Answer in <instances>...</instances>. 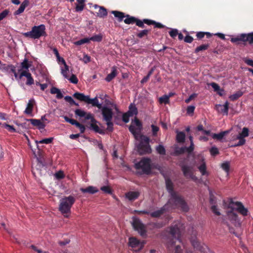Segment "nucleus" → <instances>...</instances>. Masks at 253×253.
<instances>
[{"instance_id":"nucleus-61","label":"nucleus","mask_w":253,"mask_h":253,"mask_svg":"<svg viewBox=\"0 0 253 253\" xmlns=\"http://www.w3.org/2000/svg\"><path fill=\"white\" fill-rule=\"evenodd\" d=\"M141 22H142L143 25H144V24H146L148 25H153L154 23H155V21H153L152 20H149V19H143V21H141Z\"/></svg>"},{"instance_id":"nucleus-40","label":"nucleus","mask_w":253,"mask_h":253,"mask_svg":"<svg viewBox=\"0 0 253 253\" xmlns=\"http://www.w3.org/2000/svg\"><path fill=\"white\" fill-rule=\"evenodd\" d=\"M53 140V137H49L47 138L43 139L41 140H40L39 141H36L37 144L40 143V144H50L52 142Z\"/></svg>"},{"instance_id":"nucleus-41","label":"nucleus","mask_w":253,"mask_h":253,"mask_svg":"<svg viewBox=\"0 0 253 253\" xmlns=\"http://www.w3.org/2000/svg\"><path fill=\"white\" fill-rule=\"evenodd\" d=\"M64 99L66 102L69 103L71 105H74L77 106H79V104L76 103L72 98V97L70 96H66L64 97Z\"/></svg>"},{"instance_id":"nucleus-30","label":"nucleus","mask_w":253,"mask_h":253,"mask_svg":"<svg viewBox=\"0 0 253 253\" xmlns=\"http://www.w3.org/2000/svg\"><path fill=\"white\" fill-rule=\"evenodd\" d=\"M117 76V70L115 67H113L111 73L109 74L105 78V80L110 82Z\"/></svg>"},{"instance_id":"nucleus-28","label":"nucleus","mask_w":253,"mask_h":253,"mask_svg":"<svg viewBox=\"0 0 253 253\" xmlns=\"http://www.w3.org/2000/svg\"><path fill=\"white\" fill-rule=\"evenodd\" d=\"M80 190L84 193H88L90 194H94L98 192V190L95 187L92 186H89L86 188H81Z\"/></svg>"},{"instance_id":"nucleus-29","label":"nucleus","mask_w":253,"mask_h":253,"mask_svg":"<svg viewBox=\"0 0 253 253\" xmlns=\"http://www.w3.org/2000/svg\"><path fill=\"white\" fill-rule=\"evenodd\" d=\"M181 169L185 177H187L188 176H190V177L192 176V173L189 167L186 165H183L181 167Z\"/></svg>"},{"instance_id":"nucleus-35","label":"nucleus","mask_w":253,"mask_h":253,"mask_svg":"<svg viewBox=\"0 0 253 253\" xmlns=\"http://www.w3.org/2000/svg\"><path fill=\"white\" fill-rule=\"evenodd\" d=\"M209 46V44H202L196 48V49H195V53H197L200 51L206 50L208 49Z\"/></svg>"},{"instance_id":"nucleus-25","label":"nucleus","mask_w":253,"mask_h":253,"mask_svg":"<svg viewBox=\"0 0 253 253\" xmlns=\"http://www.w3.org/2000/svg\"><path fill=\"white\" fill-rule=\"evenodd\" d=\"M96 123H97V122H96L91 123V124H90V126H89V128L90 129H92L93 131H94L95 132L99 133V134H104L105 133L104 130H103L102 129H101L99 127V126H97Z\"/></svg>"},{"instance_id":"nucleus-24","label":"nucleus","mask_w":253,"mask_h":253,"mask_svg":"<svg viewBox=\"0 0 253 253\" xmlns=\"http://www.w3.org/2000/svg\"><path fill=\"white\" fill-rule=\"evenodd\" d=\"M35 103V101L34 99L29 100L27 107L24 111L26 114L30 115L32 114Z\"/></svg>"},{"instance_id":"nucleus-45","label":"nucleus","mask_w":253,"mask_h":253,"mask_svg":"<svg viewBox=\"0 0 253 253\" xmlns=\"http://www.w3.org/2000/svg\"><path fill=\"white\" fill-rule=\"evenodd\" d=\"M210 152L212 156H215L219 153L218 149L215 146L211 147L210 149Z\"/></svg>"},{"instance_id":"nucleus-20","label":"nucleus","mask_w":253,"mask_h":253,"mask_svg":"<svg viewBox=\"0 0 253 253\" xmlns=\"http://www.w3.org/2000/svg\"><path fill=\"white\" fill-rule=\"evenodd\" d=\"M216 109L219 113H223L226 115H228L229 110V103L226 101L224 105L217 104L215 106Z\"/></svg>"},{"instance_id":"nucleus-18","label":"nucleus","mask_w":253,"mask_h":253,"mask_svg":"<svg viewBox=\"0 0 253 253\" xmlns=\"http://www.w3.org/2000/svg\"><path fill=\"white\" fill-rule=\"evenodd\" d=\"M26 121L30 122L33 126L37 127L39 129H43L45 126L44 123L42 122L40 120L29 119H26Z\"/></svg>"},{"instance_id":"nucleus-46","label":"nucleus","mask_w":253,"mask_h":253,"mask_svg":"<svg viewBox=\"0 0 253 253\" xmlns=\"http://www.w3.org/2000/svg\"><path fill=\"white\" fill-rule=\"evenodd\" d=\"M222 169L227 173H228L230 170V164L228 162H225L221 164Z\"/></svg>"},{"instance_id":"nucleus-3","label":"nucleus","mask_w":253,"mask_h":253,"mask_svg":"<svg viewBox=\"0 0 253 253\" xmlns=\"http://www.w3.org/2000/svg\"><path fill=\"white\" fill-rule=\"evenodd\" d=\"M22 35L25 38L34 40L39 39L42 37H45L47 36L45 26L44 24L34 26L32 27L30 31L23 33Z\"/></svg>"},{"instance_id":"nucleus-8","label":"nucleus","mask_w":253,"mask_h":253,"mask_svg":"<svg viewBox=\"0 0 253 253\" xmlns=\"http://www.w3.org/2000/svg\"><path fill=\"white\" fill-rule=\"evenodd\" d=\"M182 225L180 222L176 223L172 225L169 227V232L171 236L173 238L170 241V244L173 246L174 245L175 241L179 240L180 235V227Z\"/></svg>"},{"instance_id":"nucleus-11","label":"nucleus","mask_w":253,"mask_h":253,"mask_svg":"<svg viewBox=\"0 0 253 253\" xmlns=\"http://www.w3.org/2000/svg\"><path fill=\"white\" fill-rule=\"evenodd\" d=\"M249 130L247 127H244L242 129L241 132L239 133L238 135H236L234 138L233 137V140H239L236 145H243L246 142L245 137H248L249 135Z\"/></svg>"},{"instance_id":"nucleus-34","label":"nucleus","mask_w":253,"mask_h":253,"mask_svg":"<svg viewBox=\"0 0 253 253\" xmlns=\"http://www.w3.org/2000/svg\"><path fill=\"white\" fill-rule=\"evenodd\" d=\"M243 94V93L242 91L239 90L236 92L235 93H234L232 95H231L229 96V98L231 101H235L237 100L239 98L241 97Z\"/></svg>"},{"instance_id":"nucleus-7","label":"nucleus","mask_w":253,"mask_h":253,"mask_svg":"<svg viewBox=\"0 0 253 253\" xmlns=\"http://www.w3.org/2000/svg\"><path fill=\"white\" fill-rule=\"evenodd\" d=\"M73 96L77 99L81 101H84L87 104H90L93 106L97 107L98 109L102 108V105L99 103L98 100L96 97L91 99L88 95H85L84 94L78 92H75Z\"/></svg>"},{"instance_id":"nucleus-14","label":"nucleus","mask_w":253,"mask_h":253,"mask_svg":"<svg viewBox=\"0 0 253 253\" xmlns=\"http://www.w3.org/2000/svg\"><path fill=\"white\" fill-rule=\"evenodd\" d=\"M190 241L194 249L201 253H205L207 247L200 242L196 237L192 236L190 239Z\"/></svg>"},{"instance_id":"nucleus-63","label":"nucleus","mask_w":253,"mask_h":253,"mask_svg":"<svg viewBox=\"0 0 253 253\" xmlns=\"http://www.w3.org/2000/svg\"><path fill=\"white\" fill-rule=\"evenodd\" d=\"M56 178L58 179H61L64 177V174L63 171H59L55 174Z\"/></svg>"},{"instance_id":"nucleus-58","label":"nucleus","mask_w":253,"mask_h":253,"mask_svg":"<svg viewBox=\"0 0 253 253\" xmlns=\"http://www.w3.org/2000/svg\"><path fill=\"white\" fill-rule=\"evenodd\" d=\"M84 117L85 118V120H90L91 123L96 122V121L90 113H86V115Z\"/></svg>"},{"instance_id":"nucleus-64","label":"nucleus","mask_w":253,"mask_h":253,"mask_svg":"<svg viewBox=\"0 0 253 253\" xmlns=\"http://www.w3.org/2000/svg\"><path fill=\"white\" fill-rule=\"evenodd\" d=\"M244 61L248 65L251 66L253 67V60L248 58H244Z\"/></svg>"},{"instance_id":"nucleus-9","label":"nucleus","mask_w":253,"mask_h":253,"mask_svg":"<svg viewBox=\"0 0 253 253\" xmlns=\"http://www.w3.org/2000/svg\"><path fill=\"white\" fill-rule=\"evenodd\" d=\"M231 42L233 43L240 44L241 42H248L250 44L253 43V32L249 34H242L236 37L232 38Z\"/></svg>"},{"instance_id":"nucleus-49","label":"nucleus","mask_w":253,"mask_h":253,"mask_svg":"<svg viewBox=\"0 0 253 253\" xmlns=\"http://www.w3.org/2000/svg\"><path fill=\"white\" fill-rule=\"evenodd\" d=\"M2 66L3 68L7 70L10 69L11 72L13 74L16 72L15 67L12 65H8L6 66V64H3Z\"/></svg>"},{"instance_id":"nucleus-17","label":"nucleus","mask_w":253,"mask_h":253,"mask_svg":"<svg viewBox=\"0 0 253 253\" xmlns=\"http://www.w3.org/2000/svg\"><path fill=\"white\" fill-rule=\"evenodd\" d=\"M169 209L168 208V205H165L160 210L154 211L150 213V215L152 217H159L165 212L169 211Z\"/></svg>"},{"instance_id":"nucleus-22","label":"nucleus","mask_w":253,"mask_h":253,"mask_svg":"<svg viewBox=\"0 0 253 253\" xmlns=\"http://www.w3.org/2000/svg\"><path fill=\"white\" fill-rule=\"evenodd\" d=\"M140 193L137 191H129L126 193V197L129 201H133L138 198Z\"/></svg>"},{"instance_id":"nucleus-56","label":"nucleus","mask_w":253,"mask_h":253,"mask_svg":"<svg viewBox=\"0 0 253 253\" xmlns=\"http://www.w3.org/2000/svg\"><path fill=\"white\" fill-rule=\"evenodd\" d=\"M213 89L215 91H218L220 90L219 85L215 83L212 82L209 84Z\"/></svg>"},{"instance_id":"nucleus-54","label":"nucleus","mask_w":253,"mask_h":253,"mask_svg":"<svg viewBox=\"0 0 253 253\" xmlns=\"http://www.w3.org/2000/svg\"><path fill=\"white\" fill-rule=\"evenodd\" d=\"M131 117L127 112L124 113L122 116V120L124 122L127 123L129 121V117Z\"/></svg>"},{"instance_id":"nucleus-43","label":"nucleus","mask_w":253,"mask_h":253,"mask_svg":"<svg viewBox=\"0 0 253 253\" xmlns=\"http://www.w3.org/2000/svg\"><path fill=\"white\" fill-rule=\"evenodd\" d=\"M102 40V36L101 34L96 35L95 36H93L91 37V38H89V40L93 41V42H100Z\"/></svg>"},{"instance_id":"nucleus-16","label":"nucleus","mask_w":253,"mask_h":253,"mask_svg":"<svg viewBox=\"0 0 253 253\" xmlns=\"http://www.w3.org/2000/svg\"><path fill=\"white\" fill-rule=\"evenodd\" d=\"M100 109H101L102 115L104 121L112 120L113 113L112 109L106 106H102V108Z\"/></svg>"},{"instance_id":"nucleus-59","label":"nucleus","mask_w":253,"mask_h":253,"mask_svg":"<svg viewBox=\"0 0 253 253\" xmlns=\"http://www.w3.org/2000/svg\"><path fill=\"white\" fill-rule=\"evenodd\" d=\"M69 80L71 83L74 84H77L78 82V79L74 74H72Z\"/></svg>"},{"instance_id":"nucleus-6","label":"nucleus","mask_w":253,"mask_h":253,"mask_svg":"<svg viewBox=\"0 0 253 253\" xmlns=\"http://www.w3.org/2000/svg\"><path fill=\"white\" fill-rule=\"evenodd\" d=\"M134 168L136 169H141L143 173L150 174L152 170L151 160L148 157L142 158L141 160L135 164Z\"/></svg>"},{"instance_id":"nucleus-5","label":"nucleus","mask_w":253,"mask_h":253,"mask_svg":"<svg viewBox=\"0 0 253 253\" xmlns=\"http://www.w3.org/2000/svg\"><path fill=\"white\" fill-rule=\"evenodd\" d=\"M150 138L144 135H141L140 141L137 144V151L139 155H144L150 154L152 152L151 146L150 145Z\"/></svg>"},{"instance_id":"nucleus-27","label":"nucleus","mask_w":253,"mask_h":253,"mask_svg":"<svg viewBox=\"0 0 253 253\" xmlns=\"http://www.w3.org/2000/svg\"><path fill=\"white\" fill-rule=\"evenodd\" d=\"M111 13H112L115 17L118 18V21L120 22H122L125 17V13L121 11L113 10L111 11Z\"/></svg>"},{"instance_id":"nucleus-47","label":"nucleus","mask_w":253,"mask_h":253,"mask_svg":"<svg viewBox=\"0 0 253 253\" xmlns=\"http://www.w3.org/2000/svg\"><path fill=\"white\" fill-rule=\"evenodd\" d=\"M3 126L7 129L10 132H17L13 126H10L5 123L3 124Z\"/></svg>"},{"instance_id":"nucleus-36","label":"nucleus","mask_w":253,"mask_h":253,"mask_svg":"<svg viewBox=\"0 0 253 253\" xmlns=\"http://www.w3.org/2000/svg\"><path fill=\"white\" fill-rule=\"evenodd\" d=\"M156 150L157 152L162 155H166V151L164 147V146L161 144H160L156 146Z\"/></svg>"},{"instance_id":"nucleus-32","label":"nucleus","mask_w":253,"mask_h":253,"mask_svg":"<svg viewBox=\"0 0 253 253\" xmlns=\"http://www.w3.org/2000/svg\"><path fill=\"white\" fill-rule=\"evenodd\" d=\"M204 161V160L203 159V161ZM198 169H199L202 175H205L208 174L207 171L206 164L205 162H203L202 164L198 167Z\"/></svg>"},{"instance_id":"nucleus-51","label":"nucleus","mask_w":253,"mask_h":253,"mask_svg":"<svg viewBox=\"0 0 253 253\" xmlns=\"http://www.w3.org/2000/svg\"><path fill=\"white\" fill-rule=\"evenodd\" d=\"M185 152H186L185 147H182L176 149L174 152L176 155H179L184 153Z\"/></svg>"},{"instance_id":"nucleus-33","label":"nucleus","mask_w":253,"mask_h":253,"mask_svg":"<svg viewBox=\"0 0 253 253\" xmlns=\"http://www.w3.org/2000/svg\"><path fill=\"white\" fill-rule=\"evenodd\" d=\"M131 117L137 114V109L134 105L131 104L129 106V110L127 112Z\"/></svg>"},{"instance_id":"nucleus-15","label":"nucleus","mask_w":253,"mask_h":253,"mask_svg":"<svg viewBox=\"0 0 253 253\" xmlns=\"http://www.w3.org/2000/svg\"><path fill=\"white\" fill-rule=\"evenodd\" d=\"M126 19L124 20V22L126 24H133L135 23L136 26L139 27L143 28L145 25H143L141 20L135 18V17L130 16L128 14L125 15Z\"/></svg>"},{"instance_id":"nucleus-62","label":"nucleus","mask_w":253,"mask_h":253,"mask_svg":"<svg viewBox=\"0 0 253 253\" xmlns=\"http://www.w3.org/2000/svg\"><path fill=\"white\" fill-rule=\"evenodd\" d=\"M80 60H82L84 63L86 64L90 61V57L87 54H84L83 58L82 59H80Z\"/></svg>"},{"instance_id":"nucleus-19","label":"nucleus","mask_w":253,"mask_h":253,"mask_svg":"<svg viewBox=\"0 0 253 253\" xmlns=\"http://www.w3.org/2000/svg\"><path fill=\"white\" fill-rule=\"evenodd\" d=\"M94 7L96 9H98V12H96V16L100 18H104L107 15V10L103 6H99L95 4Z\"/></svg>"},{"instance_id":"nucleus-12","label":"nucleus","mask_w":253,"mask_h":253,"mask_svg":"<svg viewBox=\"0 0 253 253\" xmlns=\"http://www.w3.org/2000/svg\"><path fill=\"white\" fill-rule=\"evenodd\" d=\"M145 243V241L141 242L135 237H132L129 238V246L138 251H140L144 247Z\"/></svg>"},{"instance_id":"nucleus-42","label":"nucleus","mask_w":253,"mask_h":253,"mask_svg":"<svg viewBox=\"0 0 253 253\" xmlns=\"http://www.w3.org/2000/svg\"><path fill=\"white\" fill-rule=\"evenodd\" d=\"M63 118L64 119L65 121L66 122L69 123L72 125H75L76 126H77L79 124V122H77L76 120L73 119H70L66 116H63Z\"/></svg>"},{"instance_id":"nucleus-53","label":"nucleus","mask_w":253,"mask_h":253,"mask_svg":"<svg viewBox=\"0 0 253 253\" xmlns=\"http://www.w3.org/2000/svg\"><path fill=\"white\" fill-rule=\"evenodd\" d=\"M27 78V81L26 84L28 85H31L34 83V80L31 74L29 75Z\"/></svg>"},{"instance_id":"nucleus-21","label":"nucleus","mask_w":253,"mask_h":253,"mask_svg":"<svg viewBox=\"0 0 253 253\" xmlns=\"http://www.w3.org/2000/svg\"><path fill=\"white\" fill-rule=\"evenodd\" d=\"M29 4V0H24L21 4L19 8L14 12V15H18L23 13L26 8Z\"/></svg>"},{"instance_id":"nucleus-26","label":"nucleus","mask_w":253,"mask_h":253,"mask_svg":"<svg viewBox=\"0 0 253 253\" xmlns=\"http://www.w3.org/2000/svg\"><path fill=\"white\" fill-rule=\"evenodd\" d=\"M176 140L178 143H184L185 140V133L183 131H176Z\"/></svg>"},{"instance_id":"nucleus-39","label":"nucleus","mask_w":253,"mask_h":253,"mask_svg":"<svg viewBox=\"0 0 253 253\" xmlns=\"http://www.w3.org/2000/svg\"><path fill=\"white\" fill-rule=\"evenodd\" d=\"M159 101L161 104H168L169 102V96L167 95H164L159 98Z\"/></svg>"},{"instance_id":"nucleus-57","label":"nucleus","mask_w":253,"mask_h":253,"mask_svg":"<svg viewBox=\"0 0 253 253\" xmlns=\"http://www.w3.org/2000/svg\"><path fill=\"white\" fill-rule=\"evenodd\" d=\"M153 135L155 136L157 134L158 131L159 130V127L154 125H151Z\"/></svg>"},{"instance_id":"nucleus-1","label":"nucleus","mask_w":253,"mask_h":253,"mask_svg":"<svg viewBox=\"0 0 253 253\" xmlns=\"http://www.w3.org/2000/svg\"><path fill=\"white\" fill-rule=\"evenodd\" d=\"M227 208V215L228 219L232 222L237 221L238 218V216L235 211H238L244 216H247L248 213V209L244 207L241 202H234L232 199L230 200Z\"/></svg>"},{"instance_id":"nucleus-60","label":"nucleus","mask_w":253,"mask_h":253,"mask_svg":"<svg viewBox=\"0 0 253 253\" xmlns=\"http://www.w3.org/2000/svg\"><path fill=\"white\" fill-rule=\"evenodd\" d=\"M170 36L172 38H175L178 34V30L176 29H172L169 32Z\"/></svg>"},{"instance_id":"nucleus-4","label":"nucleus","mask_w":253,"mask_h":253,"mask_svg":"<svg viewBox=\"0 0 253 253\" xmlns=\"http://www.w3.org/2000/svg\"><path fill=\"white\" fill-rule=\"evenodd\" d=\"M76 201V198L72 196H64L59 201V211L63 214L71 213V209Z\"/></svg>"},{"instance_id":"nucleus-44","label":"nucleus","mask_w":253,"mask_h":253,"mask_svg":"<svg viewBox=\"0 0 253 253\" xmlns=\"http://www.w3.org/2000/svg\"><path fill=\"white\" fill-rule=\"evenodd\" d=\"M21 66L22 69L28 70V69L31 66V64L28 63V60L25 58L24 60L21 63Z\"/></svg>"},{"instance_id":"nucleus-23","label":"nucleus","mask_w":253,"mask_h":253,"mask_svg":"<svg viewBox=\"0 0 253 253\" xmlns=\"http://www.w3.org/2000/svg\"><path fill=\"white\" fill-rule=\"evenodd\" d=\"M166 186L167 190L169 194V195L172 194L173 193L176 192V191H174L173 184L170 179L167 178L166 179Z\"/></svg>"},{"instance_id":"nucleus-48","label":"nucleus","mask_w":253,"mask_h":253,"mask_svg":"<svg viewBox=\"0 0 253 253\" xmlns=\"http://www.w3.org/2000/svg\"><path fill=\"white\" fill-rule=\"evenodd\" d=\"M100 190L102 191L104 193L106 194H111L112 193V189L108 186H102L100 188Z\"/></svg>"},{"instance_id":"nucleus-38","label":"nucleus","mask_w":253,"mask_h":253,"mask_svg":"<svg viewBox=\"0 0 253 253\" xmlns=\"http://www.w3.org/2000/svg\"><path fill=\"white\" fill-rule=\"evenodd\" d=\"M89 42V38H86L75 42L74 44L76 45H81L84 43H88Z\"/></svg>"},{"instance_id":"nucleus-37","label":"nucleus","mask_w":253,"mask_h":253,"mask_svg":"<svg viewBox=\"0 0 253 253\" xmlns=\"http://www.w3.org/2000/svg\"><path fill=\"white\" fill-rule=\"evenodd\" d=\"M149 32L150 30L147 29L141 30L136 34V37L140 39L147 37Z\"/></svg>"},{"instance_id":"nucleus-31","label":"nucleus","mask_w":253,"mask_h":253,"mask_svg":"<svg viewBox=\"0 0 253 253\" xmlns=\"http://www.w3.org/2000/svg\"><path fill=\"white\" fill-rule=\"evenodd\" d=\"M229 130H226L222 131L219 133H214L212 135V137L214 139L221 140L223 137L227 133H228Z\"/></svg>"},{"instance_id":"nucleus-52","label":"nucleus","mask_w":253,"mask_h":253,"mask_svg":"<svg viewBox=\"0 0 253 253\" xmlns=\"http://www.w3.org/2000/svg\"><path fill=\"white\" fill-rule=\"evenodd\" d=\"M9 10L8 9H5L0 13V21L5 18L9 14Z\"/></svg>"},{"instance_id":"nucleus-50","label":"nucleus","mask_w":253,"mask_h":253,"mask_svg":"<svg viewBox=\"0 0 253 253\" xmlns=\"http://www.w3.org/2000/svg\"><path fill=\"white\" fill-rule=\"evenodd\" d=\"M75 113L76 115L80 117H84L86 115V112L81 109H76Z\"/></svg>"},{"instance_id":"nucleus-55","label":"nucleus","mask_w":253,"mask_h":253,"mask_svg":"<svg viewBox=\"0 0 253 253\" xmlns=\"http://www.w3.org/2000/svg\"><path fill=\"white\" fill-rule=\"evenodd\" d=\"M112 120L109 121H105L106 122L107 125V129L110 131H112L113 129V123H112Z\"/></svg>"},{"instance_id":"nucleus-2","label":"nucleus","mask_w":253,"mask_h":253,"mask_svg":"<svg viewBox=\"0 0 253 253\" xmlns=\"http://www.w3.org/2000/svg\"><path fill=\"white\" fill-rule=\"evenodd\" d=\"M166 205H168V208L169 209V211L179 208L185 212L188 211L189 210L188 206L184 198L178 192L173 193L170 195Z\"/></svg>"},{"instance_id":"nucleus-10","label":"nucleus","mask_w":253,"mask_h":253,"mask_svg":"<svg viewBox=\"0 0 253 253\" xmlns=\"http://www.w3.org/2000/svg\"><path fill=\"white\" fill-rule=\"evenodd\" d=\"M132 226L133 229L137 231L141 236H144L146 235V226L139 218L135 217H133Z\"/></svg>"},{"instance_id":"nucleus-13","label":"nucleus","mask_w":253,"mask_h":253,"mask_svg":"<svg viewBox=\"0 0 253 253\" xmlns=\"http://www.w3.org/2000/svg\"><path fill=\"white\" fill-rule=\"evenodd\" d=\"M190 241L194 249L201 253H205L207 247L200 242L196 237L192 236L190 239Z\"/></svg>"}]
</instances>
